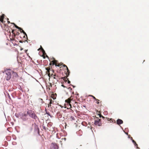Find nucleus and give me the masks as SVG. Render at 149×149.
Instances as JSON below:
<instances>
[{
    "mask_svg": "<svg viewBox=\"0 0 149 149\" xmlns=\"http://www.w3.org/2000/svg\"><path fill=\"white\" fill-rule=\"evenodd\" d=\"M27 113L29 117L34 119L36 121L39 120V118L35 113L33 111L28 109L27 111Z\"/></svg>",
    "mask_w": 149,
    "mask_h": 149,
    "instance_id": "nucleus-1",
    "label": "nucleus"
},
{
    "mask_svg": "<svg viewBox=\"0 0 149 149\" xmlns=\"http://www.w3.org/2000/svg\"><path fill=\"white\" fill-rule=\"evenodd\" d=\"M28 115L27 113H19V116L22 121L26 122L28 120Z\"/></svg>",
    "mask_w": 149,
    "mask_h": 149,
    "instance_id": "nucleus-2",
    "label": "nucleus"
},
{
    "mask_svg": "<svg viewBox=\"0 0 149 149\" xmlns=\"http://www.w3.org/2000/svg\"><path fill=\"white\" fill-rule=\"evenodd\" d=\"M72 96H71L70 97L68 98V99L66 100L65 102L68 104V106L70 107V108L72 107V104L74 103H75L76 102L72 98Z\"/></svg>",
    "mask_w": 149,
    "mask_h": 149,
    "instance_id": "nucleus-3",
    "label": "nucleus"
},
{
    "mask_svg": "<svg viewBox=\"0 0 149 149\" xmlns=\"http://www.w3.org/2000/svg\"><path fill=\"white\" fill-rule=\"evenodd\" d=\"M5 72L6 75V79L8 81L11 77V70L10 69H8L6 70Z\"/></svg>",
    "mask_w": 149,
    "mask_h": 149,
    "instance_id": "nucleus-4",
    "label": "nucleus"
},
{
    "mask_svg": "<svg viewBox=\"0 0 149 149\" xmlns=\"http://www.w3.org/2000/svg\"><path fill=\"white\" fill-rule=\"evenodd\" d=\"M11 24H14V26L15 27L18 29H19L21 32V33H22L23 34L25 35L27 39L28 40V38L27 37V35L26 33L20 27H19L16 25L14 23H11Z\"/></svg>",
    "mask_w": 149,
    "mask_h": 149,
    "instance_id": "nucleus-5",
    "label": "nucleus"
},
{
    "mask_svg": "<svg viewBox=\"0 0 149 149\" xmlns=\"http://www.w3.org/2000/svg\"><path fill=\"white\" fill-rule=\"evenodd\" d=\"M35 126L34 127V131L35 133H37L39 135H40L39 129L37 125L35 123H34Z\"/></svg>",
    "mask_w": 149,
    "mask_h": 149,
    "instance_id": "nucleus-6",
    "label": "nucleus"
},
{
    "mask_svg": "<svg viewBox=\"0 0 149 149\" xmlns=\"http://www.w3.org/2000/svg\"><path fill=\"white\" fill-rule=\"evenodd\" d=\"M94 124L95 125H97L99 126H100L102 125V123L101 122V120L99 119L98 120H95Z\"/></svg>",
    "mask_w": 149,
    "mask_h": 149,
    "instance_id": "nucleus-7",
    "label": "nucleus"
},
{
    "mask_svg": "<svg viewBox=\"0 0 149 149\" xmlns=\"http://www.w3.org/2000/svg\"><path fill=\"white\" fill-rule=\"evenodd\" d=\"M52 144L53 145L52 149H58V147L56 144L52 143Z\"/></svg>",
    "mask_w": 149,
    "mask_h": 149,
    "instance_id": "nucleus-8",
    "label": "nucleus"
},
{
    "mask_svg": "<svg viewBox=\"0 0 149 149\" xmlns=\"http://www.w3.org/2000/svg\"><path fill=\"white\" fill-rule=\"evenodd\" d=\"M4 16L5 15L4 14H3L1 16L0 18V21L2 22L3 23H4L5 22V21H3Z\"/></svg>",
    "mask_w": 149,
    "mask_h": 149,
    "instance_id": "nucleus-9",
    "label": "nucleus"
},
{
    "mask_svg": "<svg viewBox=\"0 0 149 149\" xmlns=\"http://www.w3.org/2000/svg\"><path fill=\"white\" fill-rule=\"evenodd\" d=\"M56 116L58 119L61 118L62 117V115L60 112H57Z\"/></svg>",
    "mask_w": 149,
    "mask_h": 149,
    "instance_id": "nucleus-10",
    "label": "nucleus"
},
{
    "mask_svg": "<svg viewBox=\"0 0 149 149\" xmlns=\"http://www.w3.org/2000/svg\"><path fill=\"white\" fill-rule=\"evenodd\" d=\"M116 123L118 125H119L123 123V121L122 120L118 119L117 120Z\"/></svg>",
    "mask_w": 149,
    "mask_h": 149,
    "instance_id": "nucleus-11",
    "label": "nucleus"
},
{
    "mask_svg": "<svg viewBox=\"0 0 149 149\" xmlns=\"http://www.w3.org/2000/svg\"><path fill=\"white\" fill-rule=\"evenodd\" d=\"M131 139L132 141V143H134V145L135 146H136V148H138L139 147H138V145L136 144L135 141L132 139V137H131Z\"/></svg>",
    "mask_w": 149,
    "mask_h": 149,
    "instance_id": "nucleus-12",
    "label": "nucleus"
},
{
    "mask_svg": "<svg viewBox=\"0 0 149 149\" xmlns=\"http://www.w3.org/2000/svg\"><path fill=\"white\" fill-rule=\"evenodd\" d=\"M77 133L78 136H80L82 135V132L81 130H79Z\"/></svg>",
    "mask_w": 149,
    "mask_h": 149,
    "instance_id": "nucleus-13",
    "label": "nucleus"
},
{
    "mask_svg": "<svg viewBox=\"0 0 149 149\" xmlns=\"http://www.w3.org/2000/svg\"><path fill=\"white\" fill-rule=\"evenodd\" d=\"M45 111L46 113L51 118L53 117L51 115L49 112L47 111L46 109H45Z\"/></svg>",
    "mask_w": 149,
    "mask_h": 149,
    "instance_id": "nucleus-14",
    "label": "nucleus"
},
{
    "mask_svg": "<svg viewBox=\"0 0 149 149\" xmlns=\"http://www.w3.org/2000/svg\"><path fill=\"white\" fill-rule=\"evenodd\" d=\"M13 75L15 77H18L17 74L15 72H13Z\"/></svg>",
    "mask_w": 149,
    "mask_h": 149,
    "instance_id": "nucleus-15",
    "label": "nucleus"
},
{
    "mask_svg": "<svg viewBox=\"0 0 149 149\" xmlns=\"http://www.w3.org/2000/svg\"><path fill=\"white\" fill-rule=\"evenodd\" d=\"M54 101L52 100H51L49 102V103L48 104V107H49L50 106H51V104L52 103V102Z\"/></svg>",
    "mask_w": 149,
    "mask_h": 149,
    "instance_id": "nucleus-16",
    "label": "nucleus"
},
{
    "mask_svg": "<svg viewBox=\"0 0 149 149\" xmlns=\"http://www.w3.org/2000/svg\"><path fill=\"white\" fill-rule=\"evenodd\" d=\"M63 67H65L66 68V69H67V72H68L69 73H70V71H69V69H68V67L67 66H66V65H63Z\"/></svg>",
    "mask_w": 149,
    "mask_h": 149,
    "instance_id": "nucleus-17",
    "label": "nucleus"
},
{
    "mask_svg": "<svg viewBox=\"0 0 149 149\" xmlns=\"http://www.w3.org/2000/svg\"><path fill=\"white\" fill-rule=\"evenodd\" d=\"M89 96L92 97L93 99H94L96 101H99V100L96 99L95 97L92 95H89Z\"/></svg>",
    "mask_w": 149,
    "mask_h": 149,
    "instance_id": "nucleus-18",
    "label": "nucleus"
},
{
    "mask_svg": "<svg viewBox=\"0 0 149 149\" xmlns=\"http://www.w3.org/2000/svg\"><path fill=\"white\" fill-rule=\"evenodd\" d=\"M70 118L72 120H75L74 118V117H73V116H70Z\"/></svg>",
    "mask_w": 149,
    "mask_h": 149,
    "instance_id": "nucleus-19",
    "label": "nucleus"
},
{
    "mask_svg": "<svg viewBox=\"0 0 149 149\" xmlns=\"http://www.w3.org/2000/svg\"><path fill=\"white\" fill-rule=\"evenodd\" d=\"M27 40H25L24 41H22V40H20L19 41V42L20 43H23V42H27Z\"/></svg>",
    "mask_w": 149,
    "mask_h": 149,
    "instance_id": "nucleus-20",
    "label": "nucleus"
},
{
    "mask_svg": "<svg viewBox=\"0 0 149 149\" xmlns=\"http://www.w3.org/2000/svg\"><path fill=\"white\" fill-rule=\"evenodd\" d=\"M98 115H99V117L100 118H102V115L100 114H98Z\"/></svg>",
    "mask_w": 149,
    "mask_h": 149,
    "instance_id": "nucleus-21",
    "label": "nucleus"
},
{
    "mask_svg": "<svg viewBox=\"0 0 149 149\" xmlns=\"http://www.w3.org/2000/svg\"><path fill=\"white\" fill-rule=\"evenodd\" d=\"M43 128L44 130H46V127L45 126H43Z\"/></svg>",
    "mask_w": 149,
    "mask_h": 149,
    "instance_id": "nucleus-22",
    "label": "nucleus"
},
{
    "mask_svg": "<svg viewBox=\"0 0 149 149\" xmlns=\"http://www.w3.org/2000/svg\"><path fill=\"white\" fill-rule=\"evenodd\" d=\"M41 49H42V50L43 53H44V52H45V51L43 49L42 47H41Z\"/></svg>",
    "mask_w": 149,
    "mask_h": 149,
    "instance_id": "nucleus-23",
    "label": "nucleus"
},
{
    "mask_svg": "<svg viewBox=\"0 0 149 149\" xmlns=\"http://www.w3.org/2000/svg\"><path fill=\"white\" fill-rule=\"evenodd\" d=\"M7 22L8 23V24L11 23H10V22L8 20L9 19H8L7 18Z\"/></svg>",
    "mask_w": 149,
    "mask_h": 149,
    "instance_id": "nucleus-24",
    "label": "nucleus"
},
{
    "mask_svg": "<svg viewBox=\"0 0 149 149\" xmlns=\"http://www.w3.org/2000/svg\"><path fill=\"white\" fill-rule=\"evenodd\" d=\"M70 81L69 80H68V84H70Z\"/></svg>",
    "mask_w": 149,
    "mask_h": 149,
    "instance_id": "nucleus-25",
    "label": "nucleus"
},
{
    "mask_svg": "<svg viewBox=\"0 0 149 149\" xmlns=\"http://www.w3.org/2000/svg\"><path fill=\"white\" fill-rule=\"evenodd\" d=\"M54 62H57V61L55 60V59L54 58Z\"/></svg>",
    "mask_w": 149,
    "mask_h": 149,
    "instance_id": "nucleus-26",
    "label": "nucleus"
},
{
    "mask_svg": "<svg viewBox=\"0 0 149 149\" xmlns=\"http://www.w3.org/2000/svg\"><path fill=\"white\" fill-rule=\"evenodd\" d=\"M56 66H58V67H59L60 65H56L55 64H54Z\"/></svg>",
    "mask_w": 149,
    "mask_h": 149,
    "instance_id": "nucleus-27",
    "label": "nucleus"
},
{
    "mask_svg": "<svg viewBox=\"0 0 149 149\" xmlns=\"http://www.w3.org/2000/svg\"><path fill=\"white\" fill-rule=\"evenodd\" d=\"M15 116H16V117H17V118H18V115L17 114H15Z\"/></svg>",
    "mask_w": 149,
    "mask_h": 149,
    "instance_id": "nucleus-28",
    "label": "nucleus"
},
{
    "mask_svg": "<svg viewBox=\"0 0 149 149\" xmlns=\"http://www.w3.org/2000/svg\"><path fill=\"white\" fill-rule=\"evenodd\" d=\"M61 86H62L64 88L65 87V86L63 84H62Z\"/></svg>",
    "mask_w": 149,
    "mask_h": 149,
    "instance_id": "nucleus-29",
    "label": "nucleus"
},
{
    "mask_svg": "<svg viewBox=\"0 0 149 149\" xmlns=\"http://www.w3.org/2000/svg\"><path fill=\"white\" fill-rule=\"evenodd\" d=\"M27 51H28V50H25V53H27Z\"/></svg>",
    "mask_w": 149,
    "mask_h": 149,
    "instance_id": "nucleus-30",
    "label": "nucleus"
},
{
    "mask_svg": "<svg viewBox=\"0 0 149 149\" xmlns=\"http://www.w3.org/2000/svg\"><path fill=\"white\" fill-rule=\"evenodd\" d=\"M71 85L73 88H74L75 86L73 85L70 84Z\"/></svg>",
    "mask_w": 149,
    "mask_h": 149,
    "instance_id": "nucleus-31",
    "label": "nucleus"
},
{
    "mask_svg": "<svg viewBox=\"0 0 149 149\" xmlns=\"http://www.w3.org/2000/svg\"><path fill=\"white\" fill-rule=\"evenodd\" d=\"M102 118H103L104 119L105 118V117H104V116H103L102 117Z\"/></svg>",
    "mask_w": 149,
    "mask_h": 149,
    "instance_id": "nucleus-32",
    "label": "nucleus"
},
{
    "mask_svg": "<svg viewBox=\"0 0 149 149\" xmlns=\"http://www.w3.org/2000/svg\"><path fill=\"white\" fill-rule=\"evenodd\" d=\"M46 70L48 71L49 70V69L48 68H46Z\"/></svg>",
    "mask_w": 149,
    "mask_h": 149,
    "instance_id": "nucleus-33",
    "label": "nucleus"
},
{
    "mask_svg": "<svg viewBox=\"0 0 149 149\" xmlns=\"http://www.w3.org/2000/svg\"><path fill=\"white\" fill-rule=\"evenodd\" d=\"M68 89H70V90H72V88L70 87Z\"/></svg>",
    "mask_w": 149,
    "mask_h": 149,
    "instance_id": "nucleus-34",
    "label": "nucleus"
},
{
    "mask_svg": "<svg viewBox=\"0 0 149 149\" xmlns=\"http://www.w3.org/2000/svg\"><path fill=\"white\" fill-rule=\"evenodd\" d=\"M55 75H54V79H56V78H55Z\"/></svg>",
    "mask_w": 149,
    "mask_h": 149,
    "instance_id": "nucleus-35",
    "label": "nucleus"
},
{
    "mask_svg": "<svg viewBox=\"0 0 149 149\" xmlns=\"http://www.w3.org/2000/svg\"><path fill=\"white\" fill-rule=\"evenodd\" d=\"M125 132V133L127 135H128V133H126V132Z\"/></svg>",
    "mask_w": 149,
    "mask_h": 149,
    "instance_id": "nucleus-36",
    "label": "nucleus"
},
{
    "mask_svg": "<svg viewBox=\"0 0 149 149\" xmlns=\"http://www.w3.org/2000/svg\"><path fill=\"white\" fill-rule=\"evenodd\" d=\"M125 132V133L127 135H128V133H126V132Z\"/></svg>",
    "mask_w": 149,
    "mask_h": 149,
    "instance_id": "nucleus-37",
    "label": "nucleus"
},
{
    "mask_svg": "<svg viewBox=\"0 0 149 149\" xmlns=\"http://www.w3.org/2000/svg\"><path fill=\"white\" fill-rule=\"evenodd\" d=\"M98 101H97V102H96L97 104H99V102H98Z\"/></svg>",
    "mask_w": 149,
    "mask_h": 149,
    "instance_id": "nucleus-38",
    "label": "nucleus"
},
{
    "mask_svg": "<svg viewBox=\"0 0 149 149\" xmlns=\"http://www.w3.org/2000/svg\"><path fill=\"white\" fill-rule=\"evenodd\" d=\"M40 100H41V101H42V100H43L42 99H40Z\"/></svg>",
    "mask_w": 149,
    "mask_h": 149,
    "instance_id": "nucleus-39",
    "label": "nucleus"
},
{
    "mask_svg": "<svg viewBox=\"0 0 149 149\" xmlns=\"http://www.w3.org/2000/svg\"><path fill=\"white\" fill-rule=\"evenodd\" d=\"M32 129H33V128H31V131H32Z\"/></svg>",
    "mask_w": 149,
    "mask_h": 149,
    "instance_id": "nucleus-40",
    "label": "nucleus"
},
{
    "mask_svg": "<svg viewBox=\"0 0 149 149\" xmlns=\"http://www.w3.org/2000/svg\"><path fill=\"white\" fill-rule=\"evenodd\" d=\"M23 37H24V38H25V36H24Z\"/></svg>",
    "mask_w": 149,
    "mask_h": 149,
    "instance_id": "nucleus-41",
    "label": "nucleus"
},
{
    "mask_svg": "<svg viewBox=\"0 0 149 149\" xmlns=\"http://www.w3.org/2000/svg\"><path fill=\"white\" fill-rule=\"evenodd\" d=\"M137 149H140V148H137Z\"/></svg>",
    "mask_w": 149,
    "mask_h": 149,
    "instance_id": "nucleus-42",
    "label": "nucleus"
},
{
    "mask_svg": "<svg viewBox=\"0 0 149 149\" xmlns=\"http://www.w3.org/2000/svg\"><path fill=\"white\" fill-rule=\"evenodd\" d=\"M40 49V48H39V49H38V50L39 49Z\"/></svg>",
    "mask_w": 149,
    "mask_h": 149,
    "instance_id": "nucleus-43",
    "label": "nucleus"
},
{
    "mask_svg": "<svg viewBox=\"0 0 149 149\" xmlns=\"http://www.w3.org/2000/svg\"><path fill=\"white\" fill-rule=\"evenodd\" d=\"M66 139L65 138H64V140H65Z\"/></svg>",
    "mask_w": 149,
    "mask_h": 149,
    "instance_id": "nucleus-44",
    "label": "nucleus"
},
{
    "mask_svg": "<svg viewBox=\"0 0 149 149\" xmlns=\"http://www.w3.org/2000/svg\"><path fill=\"white\" fill-rule=\"evenodd\" d=\"M66 139L65 138H64V140H65Z\"/></svg>",
    "mask_w": 149,
    "mask_h": 149,
    "instance_id": "nucleus-45",
    "label": "nucleus"
},
{
    "mask_svg": "<svg viewBox=\"0 0 149 149\" xmlns=\"http://www.w3.org/2000/svg\"><path fill=\"white\" fill-rule=\"evenodd\" d=\"M22 49H21V50H22Z\"/></svg>",
    "mask_w": 149,
    "mask_h": 149,
    "instance_id": "nucleus-46",
    "label": "nucleus"
}]
</instances>
